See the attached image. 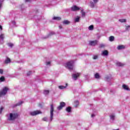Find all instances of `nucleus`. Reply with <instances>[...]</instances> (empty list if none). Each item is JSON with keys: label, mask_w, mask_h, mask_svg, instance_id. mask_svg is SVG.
I'll list each match as a JSON object with an SVG mask.
<instances>
[{"label": "nucleus", "mask_w": 130, "mask_h": 130, "mask_svg": "<svg viewBox=\"0 0 130 130\" xmlns=\"http://www.w3.org/2000/svg\"><path fill=\"white\" fill-rule=\"evenodd\" d=\"M74 62L73 60L68 62L66 64V68L68 69L69 71H73V70H74Z\"/></svg>", "instance_id": "nucleus-1"}, {"label": "nucleus", "mask_w": 130, "mask_h": 130, "mask_svg": "<svg viewBox=\"0 0 130 130\" xmlns=\"http://www.w3.org/2000/svg\"><path fill=\"white\" fill-rule=\"evenodd\" d=\"M18 115L17 113H10L9 116L8 117V120H15L16 118H17Z\"/></svg>", "instance_id": "nucleus-2"}, {"label": "nucleus", "mask_w": 130, "mask_h": 130, "mask_svg": "<svg viewBox=\"0 0 130 130\" xmlns=\"http://www.w3.org/2000/svg\"><path fill=\"white\" fill-rule=\"evenodd\" d=\"M54 111V107L53 105L52 104L50 106V121H52L53 119V112Z\"/></svg>", "instance_id": "nucleus-3"}, {"label": "nucleus", "mask_w": 130, "mask_h": 130, "mask_svg": "<svg viewBox=\"0 0 130 130\" xmlns=\"http://www.w3.org/2000/svg\"><path fill=\"white\" fill-rule=\"evenodd\" d=\"M9 91V88L5 87L3 88V90L0 91V97L2 96H5L7 94V92Z\"/></svg>", "instance_id": "nucleus-4"}, {"label": "nucleus", "mask_w": 130, "mask_h": 130, "mask_svg": "<svg viewBox=\"0 0 130 130\" xmlns=\"http://www.w3.org/2000/svg\"><path fill=\"white\" fill-rule=\"evenodd\" d=\"M92 1H90L89 3V7L92 8H94L95 5L99 2V0H92Z\"/></svg>", "instance_id": "nucleus-5"}, {"label": "nucleus", "mask_w": 130, "mask_h": 130, "mask_svg": "<svg viewBox=\"0 0 130 130\" xmlns=\"http://www.w3.org/2000/svg\"><path fill=\"white\" fill-rule=\"evenodd\" d=\"M41 113V111H35L29 112V114L31 115V116H35V115H38V114H40Z\"/></svg>", "instance_id": "nucleus-6"}, {"label": "nucleus", "mask_w": 130, "mask_h": 130, "mask_svg": "<svg viewBox=\"0 0 130 130\" xmlns=\"http://www.w3.org/2000/svg\"><path fill=\"white\" fill-rule=\"evenodd\" d=\"M66 106V103L62 102L60 103V106L57 107L58 110H61L62 109V107H64Z\"/></svg>", "instance_id": "nucleus-7"}, {"label": "nucleus", "mask_w": 130, "mask_h": 130, "mask_svg": "<svg viewBox=\"0 0 130 130\" xmlns=\"http://www.w3.org/2000/svg\"><path fill=\"white\" fill-rule=\"evenodd\" d=\"M80 10V8L78 7L77 6H74L71 7V11H73L74 12H76V11H79Z\"/></svg>", "instance_id": "nucleus-8"}, {"label": "nucleus", "mask_w": 130, "mask_h": 130, "mask_svg": "<svg viewBox=\"0 0 130 130\" xmlns=\"http://www.w3.org/2000/svg\"><path fill=\"white\" fill-rule=\"evenodd\" d=\"M79 76H80V73H77V74H73L72 75L73 79H74V80H76L78 78V77H79Z\"/></svg>", "instance_id": "nucleus-9"}, {"label": "nucleus", "mask_w": 130, "mask_h": 130, "mask_svg": "<svg viewBox=\"0 0 130 130\" xmlns=\"http://www.w3.org/2000/svg\"><path fill=\"white\" fill-rule=\"evenodd\" d=\"M122 88L124 89V90H126V91H129V88H128V86L125 84H123L122 85Z\"/></svg>", "instance_id": "nucleus-10"}, {"label": "nucleus", "mask_w": 130, "mask_h": 130, "mask_svg": "<svg viewBox=\"0 0 130 130\" xmlns=\"http://www.w3.org/2000/svg\"><path fill=\"white\" fill-rule=\"evenodd\" d=\"M102 55H103L104 56H106L108 55V51H107V50L103 51L102 53Z\"/></svg>", "instance_id": "nucleus-11"}, {"label": "nucleus", "mask_w": 130, "mask_h": 130, "mask_svg": "<svg viewBox=\"0 0 130 130\" xmlns=\"http://www.w3.org/2000/svg\"><path fill=\"white\" fill-rule=\"evenodd\" d=\"M98 43V41H93L90 42V45H92L93 46L96 45Z\"/></svg>", "instance_id": "nucleus-12"}, {"label": "nucleus", "mask_w": 130, "mask_h": 130, "mask_svg": "<svg viewBox=\"0 0 130 130\" xmlns=\"http://www.w3.org/2000/svg\"><path fill=\"white\" fill-rule=\"evenodd\" d=\"M124 48H125V46H124L123 45H119L117 47V49L118 50H120L121 49H124Z\"/></svg>", "instance_id": "nucleus-13"}, {"label": "nucleus", "mask_w": 130, "mask_h": 130, "mask_svg": "<svg viewBox=\"0 0 130 130\" xmlns=\"http://www.w3.org/2000/svg\"><path fill=\"white\" fill-rule=\"evenodd\" d=\"M68 86V83H66V86H62V85H59L58 86L59 89H60V90H62V89H66V88H67V87Z\"/></svg>", "instance_id": "nucleus-14"}, {"label": "nucleus", "mask_w": 130, "mask_h": 130, "mask_svg": "<svg viewBox=\"0 0 130 130\" xmlns=\"http://www.w3.org/2000/svg\"><path fill=\"white\" fill-rule=\"evenodd\" d=\"M23 102L22 101H20L19 102H18L17 104H16V105H15L13 107H16V106H20V105H21V104H23Z\"/></svg>", "instance_id": "nucleus-15"}, {"label": "nucleus", "mask_w": 130, "mask_h": 130, "mask_svg": "<svg viewBox=\"0 0 130 130\" xmlns=\"http://www.w3.org/2000/svg\"><path fill=\"white\" fill-rule=\"evenodd\" d=\"M80 16H77L76 18L74 19V21L75 22V23H78L79 22H80Z\"/></svg>", "instance_id": "nucleus-16"}, {"label": "nucleus", "mask_w": 130, "mask_h": 130, "mask_svg": "<svg viewBox=\"0 0 130 130\" xmlns=\"http://www.w3.org/2000/svg\"><path fill=\"white\" fill-rule=\"evenodd\" d=\"M71 23V22H70V21L69 20H64L62 22V23L63 24V25H69V24H70Z\"/></svg>", "instance_id": "nucleus-17"}, {"label": "nucleus", "mask_w": 130, "mask_h": 130, "mask_svg": "<svg viewBox=\"0 0 130 130\" xmlns=\"http://www.w3.org/2000/svg\"><path fill=\"white\" fill-rule=\"evenodd\" d=\"M116 65L118 66V67H123V66H124V64L120 62H117L116 63Z\"/></svg>", "instance_id": "nucleus-18"}, {"label": "nucleus", "mask_w": 130, "mask_h": 130, "mask_svg": "<svg viewBox=\"0 0 130 130\" xmlns=\"http://www.w3.org/2000/svg\"><path fill=\"white\" fill-rule=\"evenodd\" d=\"M53 19L56 20L57 21H60V20H61V18L60 17H54Z\"/></svg>", "instance_id": "nucleus-19"}, {"label": "nucleus", "mask_w": 130, "mask_h": 130, "mask_svg": "<svg viewBox=\"0 0 130 130\" xmlns=\"http://www.w3.org/2000/svg\"><path fill=\"white\" fill-rule=\"evenodd\" d=\"M81 14L82 15V17H85L86 16V12H85L84 10H81Z\"/></svg>", "instance_id": "nucleus-20"}, {"label": "nucleus", "mask_w": 130, "mask_h": 130, "mask_svg": "<svg viewBox=\"0 0 130 130\" xmlns=\"http://www.w3.org/2000/svg\"><path fill=\"white\" fill-rule=\"evenodd\" d=\"M54 32L52 31V32H50V33L49 34L48 36H47V37H46L45 38V39L48 38V37H49V36H51V35H54Z\"/></svg>", "instance_id": "nucleus-21"}, {"label": "nucleus", "mask_w": 130, "mask_h": 130, "mask_svg": "<svg viewBox=\"0 0 130 130\" xmlns=\"http://www.w3.org/2000/svg\"><path fill=\"white\" fill-rule=\"evenodd\" d=\"M10 62H11V59L7 58L6 60H5V63H10Z\"/></svg>", "instance_id": "nucleus-22"}, {"label": "nucleus", "mask_w": 130, "mask_h": 130, "mask_svg": "<svg viewBox=\"0 0 130 130\" xmlns=\"http://www.w3.org/2000/svg\"><path fill=\"white\" fill-rule=\"evenodd\" d=\"M66 111H67V112H71V111H72V108L68 107L66 108Z\"/></svg>", "instance_id": "nucleus-23"}, {"label": "nucleus", "mask_w": 130, "mask_h": 130, "mask_svg": "<svg viewBox=\"0 0 130 130\" xmlns=\"http://www.w3.org/2000/svg\"><path fill=\"white\" fill-rule=\"evenodd\" d=\"M119 21L121 23H125V22H126V19H119Z\"/></svg>", "instance_id": "nucleus-24"}, {"label": "nucleus", "mask_w": 130, "mask_h": 130, "mask_svg": "<svg viewBox=\"0 0 130 130\" xmlns=\"http://www.w3.org/2000/svg\"><path fill=\"white\" fill-rule=\"evenodd\" d=\"M5 39V35L4 34H1L0 35V39H1L2 40H3V41H4V39Z\"/></svg>", "instance_id": "nucleus-25"}, {"label": "nucleus", "mask_w": 130, "mask_h": 130, "mask_svg": "<svg viewBox=\"0 0 130 130\" xmlns=\"http://www.w3.org/2000/svg\"><path fill=\"white\" fill-rule=\"evenodd\" d=\"M115 117V116H114V115H111V116H110V118L111 120H114Z\"/></svg>", "instance_id": "nucleus-26"}, {"label": "nucleus", "mask_w": 130, "mask_h": 130, "mask_svg": "<svg viewBox=\"0 0 130 130\" xmlns=\"http://www.w3.org/2000/svg\"><path fill=\"white\" fill-rule=\"evenodd\" d=\"M109 40L111 42H112L114 40V36H110L109 38Z\"/></svg>", "instance_id": "nucleus-27"}, {"label": "nucleus", "mask_w": 130, "mask_h": 130, "mask_svg": "<svg viewBox=\"0 0 130 130\" xmlns=\"http://www.w3.org/2000/svg\"><path fill=\"white\" fill-rule=\"evenodd\" d=\"M94 77H95V79H99V78H100V76L99 75V74H98V73H96L94 75Z\"/></svg>", "instance_id": "nucleus-28"}, {"label": "nucleus", "mask_w": 130, "mask_h": 130, "mask_svg": "<svg viewBox=\"0 0 130 130\" xmlns=\"http://www.w3.org/2000/svg\"><path fill=\"white\" fill-rule=\"evenodd\" d=\"M93 29H94V26H93V25H91L88 27V29L90 30H92Z\"/></svg>", "instance_id": "nucleus-29"}, {"label": "nucleus", "mask_w": 130, "mask_h": 130, "mask_svg": "<svg viewBox=\"0 0 130 130\" xmlns=\"http://www.w3.org/2000/svg\"><path fill=\"white\" fill-rule=\"evenodd\" d=\"M49 93V90H44V95H48Z\"/></svg>", "instance_id": "nucleus-30"}, {"label": "nucleus", "mask_w": 130, "mask_h": 130, "mask_svg": "<svg viewBox=\"0 0 130 130\" xmlns=\"http://www.w3.org/2000/svg\"><path fill=\"white\" fill-rule=\"evenodd\" d=\"M75 105V107H78V106H79V101H76L74 102Z\"/></svg>", "instance_id": "nucleus-31"}, {"label": "nucleus", "mask_w": 130, "mask_h": 130, "mask_svg": "<svg viewBox=\"0 0 130 130\" xmlns=\"http://www.w3.org/2000/svg\"><path fill=\"white\" fill-rule=\"evenodd\" d=\"M7 45H8V46L9 47H13L14 46V44H13L12 43H9L7 44Z\"/></svg>", "instance_id": "nucleus-32"}, {"label": "nucleus", "mask_w": 130, "mask_h": 130, "mask_svg": "<svg viewBox=\"0 0 130 130\" xmlns=\"http://www.w3.org/2000/svg\"><path fill=\"white\" fill-rule=\"evenodd\" d=\"M5 81V77L2 76L0 78V82H4Z\"/></svg>", "instance_id": "nucleus-33"}, {"label": "nucleus", "mask_w": 130, "mask_h": 130, "mask_svg": "<svg viewBox=\"0 0 130 130\" xmlns=\"http://www.w3.org/2000/svg\"><path fill=\"white\" fill-rule=\"evenodd\" d=\"M44 121H48V118L46 117H45L43 118Z\"/></svg>", "instance_id": "nucleus-34"}, {"label": "nucleus", "mask_w": 130, "mask_h": 130, "mask_svg": "<svg viewBox=\"0 0 130 130\" xmlns=\"http://www.w3.org/2000/svg\"><path fill=\"white\" fill-rule=\"evenodd\" d=\"M129 28H130V26L129 25L126 26L125 30L126 31H128V29H129Z\"/></svg>", "instance_id": "nucleus-35"}, {"label": "nucleus", "mask_w": 130, "mask_h": 130, "mask_svg": "<svg viewBox=\"0 0 130 130\" xmlns=\"http://www.w3.org/2000/svg\"><path fill=\"white\" fill-rule=\"evenodd\" d=\"M98 58V55H94L93 57V59H97Z\"/></svg>", "instance_id": "nucleus-36"}, {"label": "nucleus", "mask_w": 130, "mask_h": 130, "mask_svg": "<svg viewBox=\"0 0 130 130\" xmlns=\"http://www.w3.org/2000/svg\"><path fill=\"white\" fill-rule=\"evenodd\" d=\"M27 76H30V75H32V71H29L27 73Z\"/></svg>", "instance_id": "nucleus-37"}, {"label": "nucleus", "mask_w": 130, "mask_h": 130, "mask_svg": "<svg viewBox=\"0 0 130 130\" xmlns=\"http://www.w3.org/2000/svg\"><path fill=\"white\" fill-rule=\"evenodd\" d=\"M46 66H50V61H47L46 62Z\"/></svg>", "instance_id": "nucleus-38"}, {"label": "nucleus", "mask_w": 130, "mask_h": 130, "mask_svg": "<svg viewBox=\"0 0 130 130\" xmlns=\"http://www.w3.org/2000/svg\"><path fill=\"white\" fill-rule=\"evenodd\" d=\"M3 110H4V108L1 107V109H0V114H2V112Z\"/></svg>", "instance_id": "nucleus-39"}, {"label": "nucleus", "mask_w": 130, "mask_h": 130, "mask_svg": "<svg viewBox=\"0 0 130 130\" xmlns=\"http://www.w3.org/2000/svg\"><path fill=\"white\" fill-rule=\"evenodd\" d=\"M105 46V45H104V44H101L100 45V47L102 48V47H104Z\"/></svg>", "instance_id": "nucleus-40"}, {"label": "nucleus", "mask_w": 130, "mask_h": 130, "mask_svg": "<svg viewBox=\"0 0 130 130\" xmlns=\"http://www.w3.org/2000/svg\"><path fill=\"white\" fill-rule=\"evenodd\" d=\"M3 73H4V71L3 70V69H0V74H3Z\"/></svg>", "instance_id": "nucleus-41"}, {"label": "nucleus", "mask_w": 130, "mask_h": 130, "mask_svg": "<svg viewBox=\"0 0 130 130\" xmlns=\"http://www.w3.org/2000/svg\"><path fill=\"white\" fill-rule=\"evenodd\" d=\"M106 79L107 81H109V77H108V76L106 77Z\"/></svg>", "instance_id": "nucleus-42"}, {"label": "nucleus", "mask_w": 130, "mask_h": 130, "mask_svg": "<svg viewBox=\"0 0 130 130\" xmlns=\"http://www.w3.org/2000/svg\"><path fill=\"white\" fill-rule=\"evenodd\" d=\"M25 3H28L29 2H31V0H25Z\"/></svg>", "instance_id": "nucleus-43"}, {"label": "nucleus", "mask_w": 130, "mask_h": 130, "mask_svg": "<svg viewBox=\"0 0 130 130\" xmlns=\"http://www.w3.org/2000/svg\"><path fill=\"white\" fill-rule=\"evenodd\" d=\"M59 29H62V26L61 25L59 26Z\"/></svg>", "instance_id": "nucleus-44"}, {"label": "nucleus", "mask_w": 130, "mask_h": 130, "mask_svg": "<svg viewBox=\"0 0 130 130\" xmlns=\"http://www.w3.org/2000/svg\"><path fill=\"white\" fill-rule=\"evenodd\" d=\"M0 30H3V26L2 25H0Z\"/></svg>", "instance_id": "nucleus-45"}, {"label": "nucleus", "mask_w": 130, "mask_h": 130, "mask_svg": "<svg viewBox=\"0 0 130 130\" xmlns=\"http://www.w3.org/2000/svg\"><path fill=\"white\" fill-rule=\"evenodd\" d=\"M94 116H95V115H94V114H92V115H91V117H94Z\"/></svg>", "instance_id": "nucleus-46"}, {"label": "nucleus", "mask_w": 130, "mask_h": 130, "mask_svg": "<svg viewBox=\"0 0 130 130\" xmlns=\"http://www.w3.org/2000/svg\"><path fill=\"white\" fill-rule=\"evenodd\" d=\"M13 24H16V22L15 21L12 22Z\"/></svg>", "instance_id": "nucleus-47"}, {"label": "nucleus", "mask_w": 130, "mask_h": 130, "mask_svg": "<svg viewBox=\"0 0 130 130\" xmlns=\"http://www.w3.org/2000/svg\"><path fill=\"white\" fill-rule=\"evenodd\" d=\"M115 130H119V129H115Z\"/></svg>", "instance_id": "nucleus-48"}, {"label": "nucleus", "mask_w": 130, "mask_h": 130, "mask_svg": "<svg viewBox=\"0 0 130 130\" xmlns=\"http://www.w3.org/2000/svg\"><path fill=\"white\" fill-rule=\"evenodd\" d=\"M0 8H1V4H0Z\"/></svg>", "instance_id": "nucleus-49"}]
</instances>
